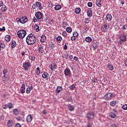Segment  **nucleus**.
<instances>
[{
	"label": "nucleus",
	"instance_id": "obj_16",
	"mask_svg": "<svg viewBox=\"0 0 127 127\" xmlns=\"http://www.w3.org/2000/svg\"><path fill=\"white\" fill-rule=\"evenodd\" d=\"M88 16L91 17L93 15V11H92L91 8H88L87 11Z\"/></svg>",
	"mask_w": 127,
	"mask_h": 127
},
{
	"label": "nucleus",
	"instance_id": "obj_44",
	"mask_svg": "<svg viewBox=\"0 0 127 127\" xmlns=\"http://www.w3.org/2000/svg\"><path fill=\"white\" fill-rule=\"evenodd\" d=\"M53 65V70H56V69H57V65H56V64L54 63Z\"/></svg>",
	"mask_w": 127,
	"mask_h": 127
},
{
	"label": "nucleus",
	"instance_id": "obj_45",
	"mask_svg": "<svg viewBox=\"0 0 127 127\" xmlns=\"http://www.w3.org/2000/svg\"><path fill=\"white\" fill-rule=\"evenodd\" d=\"M69 88L70 89V90H74V89H75V85L72 84L69 86Z\"/></svg>",
	"mask_w": 127,
	"mask_h": 127
},
{
	"label": "nucleus",
	"instance_id": "obj_14",
	"mask_svg": "<svg viewBox=\"0 0 127 127\" xmlns=\"http://www.w3.org/2000/svg\"><path fill=\"white\" fill-rule=\"evenodd\" d=\"M35 4L36 6L39 7V9H40V10H41V9H43V7L41 6L42 5V4L41 3V2L39 1H37L36 2Z\"/></svg>",
	"mask_w": 127,
	"mask_h": 127
},
{
	"label": "nucleus",
	"instance_id": "obj_56",
	"mask_svg": "<svg viewBox=\"0 0 127 127\" xmlns=\"http://www.w3.org/2000/svg\"><path fill=\"white\" fill-rule=\"evenodd\" d=\"M90 20H89V19L88 18H85V20H84V22L85 23H88V22H89Z\"/></svg>",
	"mask_w": 127,
	"mask_h": 127
},
{
	"label": "nucleus",
	"instance_id": "obj_61",
	"mask_svg": "<svg viewBox=\"0 0 127 127\" xmlns=\"http://www.w3.org/2000/svg\"><path fill=\"white\" fill-rule=\"evenodd\" d=\"M15 127H21V125L19 123H17L15 125Z\"/></svg>",
	"mask_w": 127,
	"mask_h": 127
},
{
	"label": "nucleus",
	"instance_id": "obj_46",
	"mask_svg": "<svg viewBox=\"0 0 127 127\" xmlns=\"http://www.w3.org/2000/svg\"><path fill=\"white\" fill-rule=\"evenodd\" d=\"M5 30V27L4 26L2 27V28H0V31L1 32H4Z\"/></svg>",
	"mask_w": 127,
	"mask_h": 127
},
{
	"label": "nucleus",
	"instance_id": "obj_22",
	"mask_svg": "<svg viewBox=\"0 0 127 127\" xmlns=\"http://www.w3.org/2000/svg\"><path fill=\"white\" fill-rule=\"evenodd\" d=\"M0 9L2 12H5L7 10V7L5 5H3Z\"/></svg>",
	"mask_w": 127,
	"mask_h": 127
},
{
	"label": "nucleus",
	"instance_id": "obj_20",
	"mask_svg": "<svg viewBox=\"0 0 127 127\" xmlns=\"http://www.w3.org/2000/svg\"><path fill=\"white\" fill-rule=\"evenodd\" d=\"M1 48L2 49H4V48H5V44L1 41H0V51H1Z\"/></svg>",
	"mask_w": 127,
	"mask_h": 127
},
{
	"label": "nucleus",
	"instance_id": "obj_48",
	"mask_svg": "<svg viewBox=\"0 0 127 127\" xmlns=\"http://www.w3.org/2000/svg\"><path fill=\"white\" fill-rule=\"evenodd\" d=\"M67 25H68V24L66 22H64L63 25V27L64 28H66V27H67Z\"/></svg>",
	"mask_w": 127,
	"mask_h": 127
},
{
	"label": "nucleus",
	"instance_id": "obj_43",
	"mask_svg": "<svg viewBox=\"0 0 127 127\" xmlns=\"http://www.w3.org/2000/svg\"><path fill=\"white\" fill-rule=\"evenodd\" d=\"M73 36L74 37H77V36H79V34L77 32H74L73 33Z\"/></svg>",
	"mask_w": 127,
	"mask_h": 127
},
{
	"label": "nucleus",
	"instance_id": "obj_25",
	"mask_svg": "<svg viewBox=\"0 0 127 127\" xmlns=\"http://www.w3.org/2000/svg\"><path fill=\"white\" fill-rule=\"evenodd\" d=\"M13 113L14 115H15V116H18V115H19V112L18 111L17 109H14L13 110Z\"/></svg>",
	"mask_w": 127,
	"mask_h": 127
},
{
	"label": "nucleus",
	"instance_id": "obj_42",
	"mask_svg": "<svg viewBox=\"0 0 127 127\" xmlns=\"http://www.w3.org/2000/svg\"><path fill=\"white\" fill-rule=\"evenodd\" d=\"M123 110H124V111L127 110V104H125L122 106Z\"/></svg>",
	"mask_w": 127,
	"mask_h": 127
},
{
	"label": "nucleus",
	"instance_id": "obj_24",
	"mask_svg": "<svg viewBox=\"0 0 127 127\" xmlns=\"http://www.w3.org/2000/svg\"><path fill=\"white\" fill-rule=\"evenodd\" d=\"M4 40L7 42H9V41H10V35H6L4 37Z\"/></svg>",
	"mask_w": 127,
	"mask_h": 127
},
{
	"label": "nucleus",
	"instance_id": "obj_19",
	"mask_svg": "<svg viewBox=\"0 0 127 127\" xmlns=\"http://www.w3.org/2000/svg\"><path fill=\"white\" fill-rule=\"evenodd\" d=\"M33 89V87L32 86H29L26 88V93L27 94H29L30 92H31V90Z\"/></svg>",
	"mask_w": 127,
	"mask_h": 127
},
{
	"label": "nucleus",
	"instance_id": "obj_62",
	"mask_svg": "<svg viewBox=\"0 0 127 127\" xmlns=\"http://www.w3.org/2000/svg\"><path fill=\"white\" fill-rule=\"evenodd\" d=\"M3 5V2L2 1H0V7H1Z\"/></svg>",
	"mask_w": 127,
	"mask_h": 127
},
{
	"label": "nucleus",
	"instance_id": "obj_3",
	"mask_svg": "<svg viewBox=\"0 0 127 127\" xmlns=\"http://www.w3.org/2000/svg\"><path fill=\"white\" fill-rule=\"evenodd\" d=\"M16 20L17 22H20V23L23 24L24 23H26V22L28 21V19L27 18V17L24 16L21 18H17Z\"/></svg>",
	"mask_w": 127,
	"mask_h": 127
},
{
	"label": "nucleus",
	"instance_id": "obj_39",
	"mask_svg": "<svg viewBox=\"0 0 127 127\" xmlns=\"http://www.w3.org/2000/svg\"><path fill=\"white\" fill-rule=\"evenodd\" d=\"M35 73L37 75H39V74H40V68H39V67H37L36 68V70L35 71Z\"/></svg>",
	"mask_w": 127,
	"mask_h": 127
},
{
	"label": "nucleus",
	"instance_id": "obj_27",
	"mask_svg": "<svg viewBox=\"0 0 127 127\" xmlns=\"http://www.w3.org/2000/svg\"><path fill=\"white\" fill-rule=\"evenodd\" d=\"M62 90H63L62 86H58L56 89V92L60 93V92L62 91Z\"/></svg>",
	"mask_w": 127,
	"mask_h": 127
},
{
	"label": "nucleus",
	"instance_id": "obj_9",
	"mask_svg": "<svg viewBox=\"0 0 127 127\" xmlns=\"http://www.w3.org/2000/svg\"><path fill=\"white\" fill-rule=\"evenodd\" d=\"M35 16L37 19H41L43 17V13L41 12H37L35 14Z\"/></svg>",
	"mask_w": 127,
	"mask_h": 127
},
{
	"label": "nucleus",
	"instance_id": "obj_28",
	"mask_svg": "<svg viewBox=\"0 0 127 127\" xmlns=\"http://www.w3.org/2000/svg\"><path fill=\"white\" fill-rule=\"evenodd\" d=\"M49 76V74H48V73H47V72H45L42 75V78L44 79H46V78H47Z\"/></svg>",
	"mask_w": 127,
	"mask_h": 127
},
{
	"label": "nucleus",
	"instance_id": "obj_23",
	"mask_svg": "<svg viewBox=\"0 0 127 127\" xmlns=\"http://www.w3.org/2000/svg\"><path fill=\"white\" fill-rule=\"evenodd\" d=\"M106 18L107 20H108V21H111L112 19H113V16L112 15L108 14L106 15Z\"/></svg>",
	"mask_w": 127,
	"mask_h": 127
},
{
	"label": "nucleus",
	"instance_id": "obj_15",
	"mask_svg": "<svg viewBox=\"0 0 127 127\" xmlns=\"http://www.w3.org/2000/svg\"><path fill=\"white\" fill-rule=\"evenodd\" d=\"M7 126L8 127H13V121H12L11 120H9L7 122Z\"/></svg>",
	"mask_w": 127,
	"mask_h": 127
},
{
	"label": "nucleus",
	"instance_id": "obj_4",
	"mask_svg": "<svg viewBox=\"0 0 127 127\" xmlns=\"http://www.w3.org/2000/svg\"><path fill=\"white\" fill-rule=\"evenodd\" d=\"M23 67L25 71H28V68H29V67H31V64L30 63V62H25L23 63Z\"/></svg>",
	"mask_w": 127,
	"mask_h": 127
},
{
	"label": "nucleus",
	"instance_id": "obj_26",
	"mask_svg": "<svg viewBox=\"0 0 127 127\" xmlns=\"http://www.w3.org/2000/svg\"><path fill=\"white\" fill-rule=\"evenodd\" d=\"M107 67L109 70H110V71H113V70H114V66H113V65H112L111 64H109L107 65Z\"/></svg>",
	"mask_w": 127,
	"mask_h": 127
},
{
	"label": "nucleus",
	"instance_id": "obj_52",
	"mask_svg": "<svg viewBox=\"0 0 127 127\" xmlns=\"http://www.w3.org/2000/svg\"><path fill=\"white\" fill-rule=\"evenodd\" d=\"M62 35H63V36H64V37H65V36H67V32H66V31H64L62 33Z\"/></svg>",
	"mask_w": 127,
	"mask_h": 127
},
{
	"label": "nucleus",
	"instance_id": "obj_6",
	"mask_svg": "<svg viewBox=\"0 0 127 127\" xmlns=\"http://www.w3.org/2000/svg\"><path fill=\"white\" fill-rule=\"evenodd\" d=\"M113 97V94L111 93H106L103 97V99L104 100H106L107 101H109V100H111L112 97Z\"/></svg>",
	"mask_w": 127,
	"mask_h": 127
},
{
	"label": "nucleus",
	"instance_id": "obj_37",
	"mask_svg": "<svg viewBox=\"0 0 127 127\" xmlns=\"http://www.w3.org/2000/svg\"><path fill=\"white\" fill-rule=\"evenodd\" d=\"M16 46V42L15 41H12L11 44L12 48H14Z\"/></svg>",
	"mask_w": 127,
	"mask_h": 127
},
{
	"label": "nucleus",
	"instance_id": "obj_34",
	"mask_svg": "<svg viewBox=\"0 0 127 127\" xmlns=\"http://www.w3.org/2000/svg\"><path fill=\"white\" fill-rule=\"evenodd\" d=\"M57 42L58 43H60L61 42V41L62 40V37L61 36H59L57 38H56Z\"/></svg>",
	"mask_w": 127,
	"mask_h": 127
},
{
	"label": "nucleus",
	"instance_id": "obj_41",
	"mask_svg": "<svg viewBox=\"0 0 127 127\" xmlns=\"http://www.w3.org/2000/svg\"><path fill=\"white\" fill-rule=\"evenodd\" d=\"M29 60H31V61H35V57L30 56H29Z\"/></svg>",
	"mask_w": 127,
	"mask_h": 127
},
{
	"label": "nucleus",
	"instance_id": "obj_36",
	"mask_svg": "<svg viewBox=\"0 0 127 127\" xmlns=\"http://www.w3.org/2000/svg\"><path fill=\"white\" fill-rule=\"evenodd\" d=\"M122 25H123V26L121 28L122 30H127V24L120 25V26H122Z\"/></svg>",
	"mask_w": 127,
	"mask_h": 127
},
{
	"label": "nucleus",
	"instance_id": "obj_8",
	"mask_svg": "<svg viewBox=\"0 0 127 127\" xmlns=\"http://www.w3.org/2000/svg\"><path fill=\"white\" fill-rule=\"evenodd\" d=\"M116 114H118V112L116 109H113L112 112L110 113L109 117L112 119H115L116 118Z\"/></svg>",
	"mask_w": 127,
	"mask_h": 127
},
{
	"label": "nucleus",
	"instance_id": "obj_21",
	"mask_svg": "<svg viewBox=\"0 0 127 127\" xmlns=\"http://www.w3.org/2000/svg\"><path fill=\"white\" fill-rule=\"evenodd\" d=\"M102 0H96V4L98 7L102 6Z\"/></svg>",
	"mask_w": 127,
	"mask_h": 127
},
{
	"label": "nucleus",
	"instance_id": "obj_11",
	"mask_svg": "<svg viewBox=\"0 0 127 127\" xmlns=\"http://www.w3.org/2000/svg\"><path fill=\"white\" fill-rule=\"evenodd\" d=\"M119 39L121 40V41L125 42V41H127V36L125 35V34H121L120 35Z\"/></svg>",
	"mask_w": 127,
	"mask_h": 127
},
{
	"label": "nucleus",
	"instance_id": "obj_1",
	"mask_svg": "<svg viewBox=\"0 0 127 127\" xmlns=\"http://www.w3.org/2000/svg\"><path fill=\"white\" fill-rule=\"evenodd\" d=\"M26 42L28 45H33L36 42V37L32 34H29L26 37Z\"/></svg>",
	"mask_w": 127,
	"mask_h": 127
},
{
	"label": "nucleus",
	"instance_id": "obj_53",
	"mask_svg": "<svg viewBox=\"0 0 127 127\" xmlns=\"http://www.w3.org/2000/svg\"><path fill=\"white\" fill-rule=\"evenodd\" d=\"M16 119L18 121V122H20V121H21V117L20 116H18L16 118Z\"/></svg>",
	"mask_w": 127,
	"mask_h": 127
},
{
	"label": "nucleus",
	"instance_id": "obj_7",
	"mask_svg": "<svg viewBox=\"0 0 127 127\" xmlns=\"http://www.w3.org/2000/svg\"><path fill=\"white\" fill-rule=\"evenodd\" d=\"M38 50L39 51V53L40 54H44L45 53L44 51V47L41 44L38 45Z\"/></svg>",
	"mask_w": 127,
	"mask_h": 127
},
{
	"label": "nucleus",
	"instance_id": "obj_31",
	"mask_svg": "<svg viewBox=\"0 0 127 127\" xmlns=\"http://www.w3.org/2000/svg\"><path fill=\"white\" fill-rule=\"evenodd\" d=\"M110 105L111 107H115L116 105H117V101H113L110 102Z\"/></svg>",
	"mask_w": 127,
	"mask_h": 127
},
{
	"label": "nucleus",
	"instance_id": "obj_35",
	"mask_svg": "<svg viewBox=\"0 0 127 127\" xmlns=\"http://www.w3.org/2000/svg\"><path fill=\"white\" fill-rule=\"evenodd\" d=\"M85 41L88 43H90V42H91L92 41V38H91L90 37H87L85 38Z\"/></svg>",
	"mask_w": 127,
	"mask_h": 127
},
{
	"label": "nucleus",
	"instance_id": "obj_17",
	"mask_svg": "<svg viewBox=\"0 0 127 127\" xmlns=\"http://www.w3.org/2000/svg\"><path fill=\"white\" fill-rule=\"evenodd\" d=\"M32 116L31 115H28L26 117L27 123H30L32 121Z\"/></svg>",
	"mask_w": 127,
	"mask_h": 127
},
{
	"label": "nucleus",
	"instance_id": "obj_5",
	"mask_svg": "<svg viewBox=\"0 0 127 127\" xmlns=\"http://www.w3.org/2000/svg\"><path fill=\"white\" fill-rule=\"evenodd\" d=\"M94 117H95V114L93 112H88L86 116V118L88 119V121H91V120L94 119Z\"/></svg>",
	"mask_w": 127,
	"mask_h": 127
},
{
	"label": "nucleus",
	"instance_id": "obj_60",
	"mask_svg": "<svg viewBox=\"0 0 127 127\" xmlns=\"http://www.w3.org/2000/svg\"><path fill=\"white\" fill-rule=\"evenodd\" d=\"M68 49V47H67V45L65 44L64 46V50H67Z\"/></svg>",
	"mask_w": 127,
	"mask_h": 127
},
{
	"label": "nucleus",
	"instance_id": "obj_58",
	"mask_svg": "<svg viewBox=\"0 0 127 127\" xmlns=\"http://www.w3.org/2000/svg\"><path fill=\"white\" fill-rule=\"evenodd\" d=\"M87 127H92V124H91V123H90V121H89V122L87 123Z\"/></svg>",
	"mask_w": 127,
	"mask_h": 127
},
{
	"label": "nucleus",
	"instance_id": "obj_32",
	"mask_svg": "<svg viewBox=\"0 0 127 127\" xmlns=\"http://www.w3.org/2000/svg\"><path fill=\"white\" fill-rule=\"evenodd\" d=\"M54 8L55 10H60V9H61V5L60 4L56 5Z\"/></svg>",
	"mask_w": 127,
	"mask_h": 127
},
{
	"label": "nucleus",
	"instance_id": "obj_33",
	"mask_svg": "<svg viewBox=\"0 0 127 127\" xmlns=\"http://www.w3.org/2000/svg\"><path fill=\"white\" fill-rule=\"evenodd\" d=\"M75 12L76 14H78L81 12V8L79 7H77L75 9Z\"/></svg>",
	"mask_w": 127,
	"mask_h": 127
},
{
	"label": "nucleus",
	"instance_id": "obj_47",
	"mask_svg": "<svg viewBox=\"0 0 127 127\" xmlns=\"http://www.w3.org/2000/svg\"><path fill=\"white\" fill-rule=\"evenodd\" d=\"M54 64V63L51 64V65H49V67L50 68L52 71H53V65Z\"/></svg>",
	"mask_w": 127,
	"mask_h": 127
},
{
	"label": "nucleus",
	"instance_id": "obj_59",
	"mask_svg": "<svg viewBox=\"0 0 127 127\" xmlns=\"http://www.w3.org/2000/svg\"><path fill=\"white\" fill-rule=\"evenodd\" d=\"M3 74H4V76H5V74H6V73H7V70L6 69H4L3 70Z\"/></svg>",
	"mask_w": 127,
	"mask_h": 127
},
{
	"label": "nucleus",
	"instance_id": "obj_63",
	"mask_svg": "<svg viewBox=\"0 0 127 127\" xmlns=\"http://www.w3.org/2000/svg\"><path fill=\"white\" fill-rule=\"evenodd\" d=\"M111 127H118V126L116 124H112Z\"/></svg>",
	"mask_w": 127,
	"mask_h": 127
},
{
	"label": "nucleus",
	"instance_id": "obj_64",
	"mask_svg": "<svg viewBox=\"0 0 127 127\" xmlns=\"http://www.w3.org/2000/svg\"><path fill=\"white\" fill-rule=\"evenodd\" d=\"M72 100L71 98H69L67 99V102H72Z\"/></svg>",
	"mask_w": 127,
	"mask_h": 127
},
{
	"label": "nucleus",
	"instance_id": "obj_49",
	"mask_svg": "<svg viewBox=\"0 0 127 127\" xmlns=\"http://www.w3.org/2000/svg\"><path fill=\"white\" fill-rule=\"evenodd\" d=\"M2 109H3L4 110H6V109H7V104H4L2 106Z\"/></svg>",
	"mask_w": 127,
	"mask_h": 127
},
{
	"label": "nucleus",
	"instance_id": "obj_38",
	"mask_svg": "<svg viewBox=\"0 0 127 127\" xmlns=\"http://www.w3.org/2000/svg\"><path fill=\"white\" fill-rule=\"evenodd\" d=\"M34 29H35L37 32H38V31H39V26L38 25L36 24L34 26Z\"/></svg>",
	"mask_w": 127,
	"mask_h": 127
},
{
	"label": "nucleus",
	"instance_id": "obj_13",
	"mask_svg": "<svg viewBox=\"0 0 127 127\" xmlns=\"http://www.w3.org/2000/svg\"><path fill=\"white\" fill-rule=\"evenodd\" d=\"M107 29H108V24H103V25L101 27L102 31L106 32V31H107Z\"/></svg>",
	"mask_w": 127,
	"mask_h": 127
},
{
	"label": "nucleus",
	"instance_id": "obj_18",
	"mask_svg": "<svg viewBox=\"0 0 127 127\" xmlns=\"http://www.w3.org/2000/svg\"><path fill=\"white\" fill-rule=\"evenodd\" d=\"M67 107L69 111H70V112H73V111H74V110H75L74 106L71 105V104H68L67 105Z\"/></svg>",
	"mask_w": 127,
	"mask_h": 127
},
{
	"label": "nucleus",
	"instance_id": "obj_50",
	"mask_svg": "<svg viewBox=\"0 0 127 127\" xmlns=\"http://www.w3.org/2000/svg\"><path fill=\"white\" fill-rule=\"evenodd\" d=\"M87 5L88 6H89V7H92V6H93V3H92V2H89L87 3Z\"/></svg>",
	"mask_w": 127,
	"mask_h": 127
},
{
	"label": "nucleus",
	"instance_id": "obj_51",
	"mask_svg": "<svg viewBox=\"0 0 127 127\" xmlns=\"http://www.w3.org/2000/svg\"><path fill=\"white\" fill-rule=\"evenodd\" d=\"M92 82H93V83H97L98 82V79L96 78V77L93 78Z\"/></svg>",
	"mask_w": 127,
	"mask_h": 127
},
{
	"label": "nucleus",
	"instance_id": "obj_55",
	"mask_svg": "<svg viewBox=\"0 0 127 127\" xmlns=\"http://www.w3.org/2000/svg\"><path fill=\"white\" fill-rule=\"evenodd\" d=\"M51 47L52 49H53V48H55V47H56V45L55 44H52L51 46Z\"/></svg>",
	"mask_w": 127,
	"mask_h": 127
},
{
	"label": "nucleus",
	"instance_id": "obj_57",
	"mask_svg": "<svg viewBox=\"0 0 127 127\" xmlns=\"http://www.w3.org/2000/svg\"><path fill=\"white\" fill-rule=\"evenodd\" d=\"M37 6H36V4H33L32 6V7L33 9H35Z\"/></svg>",
	"mask_w": 127,
	"mask_h": 127
},
{
	"label": "nucleus",
	"instance_id": "obj_54",
	"mask_svg": "<svg viewBox=\"0 0 127 127\" xmlns=\"http://www.w3.org/2000/svg\"><path fill=\"white\" fill-rule=\"evenodd\" d=\"M93 48H95V49H97V48H98V45H97V44H93Z\"/></svg>",
	"mask_w": 127,
	"mask_h": 127
},
{
	"label": "nucleus",
	"instance_id": "obj_30",
	"mask_svg": "<svg viewBox=\"0 0 127 127\" xmlns=\"http://www.w3.org/2000/svg\"><path fill=\"white\" fill-rule=\"evenodd\" d=\"M7 108H8L9 110H10V109H12V108H13V104L11 103H8L7 104Z\"/></svg>",
	"mask_w": 127,
	"mask_h": 127
},
{
	"label": "nucleus",
	"instance_id": "obj_40",
	"mask_svg": "<svg viewBox=\"0 0 127 127\" xmlns=\"http://www.w3.org/2000/svg\"><path fill=\"white\" fill-rule=\"evenodd\" d=\"M66 32L68 33L72 32V28L71 27H67L66 29Z\"/></svg>",
	"mask_w": 127,
	"mask_h": 127
},
{
	"label": "nucleus",
	"instance_id": "obj_10",
	"mask_svg": "<svg viewBox=\"0 0 127 127\" xmlns=\"http://www.w3.org/2000/svg\"><path fill=\"white\" fill-rule=\"evenodd\" d=\"M64 74L65 76H70L71 75V71L70 68L67 67L64 70Z\"/></svg>",
	"mask_w": 127,
	"mask_h": 127
},
{
	"label": "nucleus",
	"instance_id": "obj_2",
	"mask_svg": "<svg viewBox=\"0 0 127 127\" xmlns=\"http://www.w3.org/2000/svg\"><path fill=\"white\" fill-rule=\"evenodd\" d=\"M25 35H26V31L25 30H20L17 32V36L21 39L24 38Z\"/></svg>",
	"mask_w": 127,
	"mask_h": 127
},
{
	"label": "nucleus",
	"instance_id": "obj_29",
	"mask_svg": "<svg viewBox=\"0 0 127 127\" xmlns=\"http://www.w3.org/2000/svg\"><path fill=\"white\" fill-rule=\"evenodd\" d=\"M46 40V36L44 35H42L40 39L41 42H44Z\"/></svg>",
	"mask_w": 127,
	"mask_h": 127
},
{
	"label": "nucleus",
	"instance_id": "obj_12",
	"mask_svg": "<svg viewBox=\"0 0 127 127\" xmlns=\"http://www.w3.org/2000/svg\"><path fill=\"white\" fill-rule=\"evenodd\" d=\"M21 89L20 90V92L21 94H24L25 93V84H22L21 86Z\"/></svg>",
	"mask_w": 127,
	"mask_h": 127
}]
</instances>
